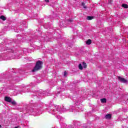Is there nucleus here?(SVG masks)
<instances>
[{"instance_id":"nucleus-12","label":"nucleus","mask_w":128,"mask_h":128,"mask_svg":"<svg viewBox=\"0 0 128 128\" xmlns=\"http://www.w3.org/2000/svg\"><path fill=\"white\" fill-rule=\"evenodd\" d=\"M82 64H83L84 68H86L88 67V65H86V63L85 62H83Z\"/></svg>"},{"instance_id":"nucleus-27","label":"nucleus","mask_w":128,"mask_h":128,"mask_svg":"<svg viewBox=\"0 0 128 128\" xmlns=\"http://www.w3.org/2000/svg\"><path fill=\"white\" fill-rule=\"evenodd\" d=\"M111 0V2H112V0Z\"/></svg>"},{"instance_id":"nucleus-11","label":"nucleus","mask_w":128,"mask_h":128,"mask_svg":"<svg viewBox=\"0 0 128 128\" xmlns=\"http://www.w3.org/2000/svg\"><path fill=\"white\" fill-rule=\"evenodd\" d=\"M92 18H94V17L92 16H88L86 18V19L88 20H92Z\"/></svg>"},{"instance_id":"nucleus-10","label":"nucleus","mask_w":128,"mask_h":128,"mask_svg":"<svg viewBox=\"0 0 128 128\" xmlns=\"http://www.w3.org/2000/svg\"><path fill=\"white\" fill-rule=\"evenodd\" d=\"M122 8H128V6L126 4H122Z\"/></svg>"},{"instance_id":"nucleus-8","label":"nucleus","mask_w":128,"mask_h":128,"mask_svg":"<svg viewBox=\"0 0 128 128\" xmlns=\"http://www.w3.org/2000/svg\"><path fill=\"white\" fill-rule=\"evenodd\" d=\"M105 118L107 120H110V118H112V115H110V114H106V115Z\"/></svg>"},{"instance_id":"nucleus-2","label":"nucleus","mask_w":128,"mask_h":128,"mask_svg":"<svg viewBox=\"0 0 128 128\" xmlns=\"http://www.w3.org/2000/svg\"><path fill=\"white\" fill-rule=\"evenodd\" d=\"M28 112H32L34 114H40L42 110L36 106V104H33L32 108H30Z\"/></svg>"},{"instance_id":"nucleus-19","label":"nucleus","mask_w":128,"mask_h":128,"mask_svg":"<svg viewBox=\"0 0 128 128\" xmlns=\"http://www.w3.org/2000/svg\"><path fill=\"white\" fill-rule=\"evenodd\" d=\"M66 76H68V72L66 71L64 72V78H66Z\"/></svg>"},{"instance_id":"nucleus-13","label":"nucleus","mask_w":128,"mask_h":128,"mask_svg":"<svg viewBox=\"0 0 128 128\" xmlns=\"http://www.w3.org/2000/svg\"><path fill=\"white\" fill-rule=\"evenodd\" d=\"M118 80H126L124 79V78H122L120 76H118Z\"/></svg>"},{"instance_id":"nucleus-20","label":"nucleus","mask_w":128,"mask_h":128,"mask_svg":"<svg viewBox=\"0 0 128 128\" xmlns=\"http://www.w3.org/2000/svg\"><path fill=\"white\" fill-rule=\"evenodd\" d=\"M67 22H74V20H72V19H71V20H68Z\"/></svg>"},{"instance_id":"nucleus-14","label":"nucleus","mask_w":128,"mask_h":128,"mask_svg":"<svg viewBox=\"0 0 128 128\" xmlns=\"http://www.w3.org/2000/svg\"><path fill=\"white\" fill-rule=\"evenodd\" d=\"M10 102L12 104H13L14 106L16 104V101H14V100H12V101Z\"/></svg>"},{"instance_id":"nucleus-5","label":"nucleus","mask_w":128,"mask_h":128,"mask_svg":"<svg viewBox=\"0 0 128 128\" xmlns=\"http://www.w3.org/2000/svg\"><path fill=\"white\" fill-rule=\"evenodd\" d=\"M74 102H76L74 104L75 106H78L76 108V110H78V109L80 108V104H82V102H80V101L78 100H76Z\"/></svg>"},{"instance_id":"nucleus-25","label":"nucleus","mask_w":128,"mask_h":128,"mask_svg":"<svg viewBox=\"0 0 128 128\" xmlns=\"http://www.w3.org/2000/svg\"><path fill=\"white\" fill-rule=\"evenodd\" d=\"M2 128V126L0 125V128Z\"/></svg>"},{"instance_id":"nucleus-7","label":"nucleus","mask_w":128,"mask_h":128,"mask_svg":"<svg viewBox=\"0 0 128 128\" xmlns=\"http://www.w3.org/2000/svg\"><path fill=\"white\" fill-rule=\"evenodd\" d=\"M86 44L90 46V44H92V40L90 39H88V41H86Z\"/></svg>"},{"instance_id":"nucleus-1","label":"nucleus","mask_w":128,"mask_h":128,"mask_svg":"<svg viewBox=\"0 0 128 128\" xmlns=\"http://www.w3.org/2000/svg\"><path fill=\"white\" fill-rule=\"evenodd\" d=\"M74 108H76L72 106H70L69 108H64V107L62 108L60 106L50 104L48 108V110L50 114H52L56 116L58 119H60L61 122H62V120H64V118L60 116L59 114H62V112H66V110L74 112Z\"/></svg>"},{"instance_id":"nucleus-24","label":"nucleus","mask_w":128,"mask_h":128,"mask_svg":"<svg viewBox=\"0 0 128 128\" xmlns=\"http://www.w3.org/2000/svg\"><path fill=\"white\" fill-rule=\"evenodd\" d=\"M45 2H50V0H45Z\"/></svg>"},{"instance_id":"nucleus-3","label":"nucleus","mask_w":128,"mask_h":128,"mask_svg":"<svg viewBox=\"0 0 128 128\" xmlns=\"http://www.w3.org/2000/svg\"><path fill=\"white\" fill-rule=\"evenodd\" d=\"M42 64H44V62H42V61H37L36 62L35 66L32 72H36L40 70H42Z\"/></svg>"},{"instance_id":"nucleus-9","label":"nucleus","mask_w":128,"mask_h":128,"mask_svg":"<svg viewBox=\"0 0 128 128\" xmlns=\"http://www.w3.org/2000/svg\"><path fill=\"white\" fill-rule=\"evenodd\" d=\"M0 20H6V18L4 16H1L0 17Z\"/></svg>"},{"instance_id":"nucleus-15","label":"nucleus","mask_w":128,"mask_h":128,"mask_svg":"<svg viewBox=\"0 0 128 128\" xmlns=\"http://www.w3.org/2000/svg\"><path fill=\"white\" fill-rule=\"evenodd\" d=\"M78 68L79 70H82L83 68H82V66L81 64H80L78 65Z\"/></svg>"},{"instance_id":"nucleus-6","label":"nucleus","mask_w":128,"mask_h":128,"mask_svg":"<svg viewBox=\"0 0 128 128\" xmlns=\"http://www.w3.org/2000/svg\"><path fill=\"white\" fill-rule=\"evenodd\" d=\"M12 98L8 96H5L4 98V100L8 102H12Z\"/></svg>"},{"instance_id":"nucleus-22","label":"nucleus","mask_w":128,"mask_h":128,"mask_svg":"<svg viewBox=\"0 0 128 128\" xmlns=\"http://www.w3.org/2000/svg\"><path fill=\"white\" fill-rule=\"evenodd\" d=\"M40 96V92H38V91H36V96Z\"/></svg>"},{"instance_id":"nucleus-17","label":"nucleus","mask_w":128,"mask_h":128,"mask_svg":"<svg viewBox=\"0 0 128 128\" xmlns=\"http://www.w3.org/2000/svg\"><path fill=\"white\" fill-rule=\"evenodd\" d=\"M101 102H102V103L106 102V98L101 99Z\"/></svg>"},{"instance_id":"nucleus-23","label":"nucleus","mask_w":128,"mask_h":128,"mask_svg":"<svg viewBox=\"0 0 128 128\" xmlns=\"http://www.w3.org/2000/svg\"><path fill=\"white\" fill-rule=\"evenodd\" d=\"M60 90H66V86H64L63 88H61Z\"/></svg>"},{"instance_id":"nucleus-16","label":"nucleus","mask_w":128,"mask_h":128,"mask_svg":"<svg viewBox=\"0 0 128 128\" xmlns=\"http://www.w3.org/2000/svg\"><path fill=\"white\" fill-rule=\"evenodd\" d=\"M120 82L122 84H128V80H121Z\"/></svg>"},{"instance_id":"nucleus-26","label":"nucleus","mask_w":128,"mask_h":128,"mask_svg":"<svg viewBox=\"0 0 128 128\" xmlns=\"http://www.w3.org/2000/svg\"><path fill=\"white\" fill-rule=\"evenodd\" d=\"M15 128H18V127H15Z\"/></svg>"},{"instance_id":"nucleus-18","label":"nucleus","mask_w":128,"mask_h":128,"mask_svg":"<svg viewBox=\"0 0 128 128\" xmlns=\"http://www.w3.org/2000/svg\"><path fill=\"white\" fill-rule=\"evenodd\" d=\"M82 6H83L84 8H86V4H84V2H82Z\"/></svg>"},{"instance_id":"nucleus-21","label":"nucleus","mask_w":128,"mask_h":128,"mask_svg":"<svg viewBox=\"0 0 128 128\" xmlns=\"http://www.w3.org/2000/svg\"><path fill=\"white\" fill-rule=\"evenodd\" d=\"M46 94V96H50V94L48 93V92H44L42 93V94Z\"/></svg>"},{"instance_id":"nucleus-4","label":"nucleus","mask_w":128,"mask_h":128,"mask_svg":"<svg viewBox=\"0 0 128 128\" xmlns=\"http://www.w3.org/2000/svg\"><path fill=\"white\" fill-rule=\"evenodd\" d=\"M52 128H58V127H54ZM61 128H74V125H68H68L64 123H62L61 124Z\"/></svg>"}]
</instances>
